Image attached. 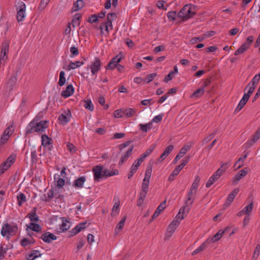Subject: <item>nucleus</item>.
<instances>
[{
	"instance_id": "8fccbe9b",
	"label": "nucleus",
	"mask_w": 260,
	"mask_h": 260,
	"mask_svg": "<svg viewBox=\"0 0 260 260\" xmlns=\"http://www.w3.org/2000/svg\"><path fill=\"white\" fill-rule=\"evenodd\" d=\"M151 169H147L145 174V177L143 179V181L149 182V180L151 175Z\"/></svg>"
},
{
	"instance_id": "2eb2a0df",
	"label": "nucleus",
	"mask_w": 260,
	"mask_h": 260,
	"mask_svg": "<svg viewBox=\"0 0 260 260\" xmlns=\"http://www.w3.org/2000/svg\"><path fill=\"white\" fill-rule=\"evenodd\" d=\"M133 149V146H131L128 149V150H127L125 152H124L123 154L121 155L120 159L119 162V165L120 166L122 165L124 162H125L131 156Z\"/></svg>"
},
{
	"instance_id": "72a5a7b5",
	"label": "nucleus",
	"mask_w": 260,
	"mask_h": 260,
	"mask_svg": "<svg viewBox=\"0 0 260 260\" xmlns=\"http://www.w3.org/2000/svg\"><path fill=\"white\" fill-rule=\"evenodd\" d=\"M42 145L44 147H47L51 144L52 139L49 138L46 135L42 136Z\"/></svg>"
},
{
	"instance_id": "4be33fe9",
	"label": "nucleus",
	"mask_w": 260,
	"mask_h": 260,
	"mask_svg": "<svg viewBox=\"0 0 260 260\" xmlns=\"http://www.w3.org/2000/svg\"><path fill=\"white\" fill-rule=\"evenodd\" d=\"M260 138V127L256 131L253 138L247 143L248 147L252 146Z\"/></svg>"
},
{
	"instance_id": "f8f14e48",
	"label": "nucleus",
	"mask_w": 260,
	"mask_h": 260,
	"mask_svg": "<svg viewBox=\"0 0 260 260\" xmlns=\"http://www.w3.org/2000/svg\"><path fill=\"white\" fill-rule=\"evenodd\" d=\"M71 117V112L70 110H68L67 112H66L59 115L58 117L59 123L63 125L66 124L70 121Z\"/></svg>"
},
{
	"instance_id": "338daca9",
	"label": "nucleus",
	"mask_w": 260,
	"mask_h": 260,
	"mask_svg": "<svg viewBox=\"0 0 260 260\" xmlns=\"http://www.w3.org/2000/svg\"><path fill=\"white\" fill-rule=\"evenodd\" d=\"M116 17H117V15L115 13H109L107 16V20H109V21L111 20V21L113 22V21L114 20H115L116 18Z\"/></svg>"
},
{
	"instance_id": "6ab92c4d",
	"label": "nucleus",
	"mask_w": 260,
	"mask_h": 260,
	"mask_svg": "<svg viewBox=\"0 0 260 260\" xmlns=\"http://www.w3.org/2000/svg\"><path fill=\"white\" fill-rule=\"evenodd\" d=\"M8 250L9 248L7 244L5 243L0 244V260H4L6 258Z\"/></svg>"
},
{
	"instance_id": "bf43d9fd",
	"label": "nucleus",
	"mask_w": 260,
	"mask_h": 260,
	"mask_svg": "<svg viewBox=\"0 0 260 260\" xmlns=\"http://www.w3.org/2000/svg\"><path fill=\"white\" fill-rule=\"evenodd\" d=\"M177 13L176 11H170L167 14L168 18L171 20H174L176 19Z\"/></svg>"
},
{
	"instance_id": "5701e85b",
	"label": "nucleus",
	"mask_w": 260,
	"mask_h": 260,
	"mask_svg": "<svg viewBox=\"0 0 260 260\" xmlns=\"http://www.w3.org/2000/svg\"><path fill=\"white\" fill-rule=\"evenodd\" d=\"M109 28H110L111 29H112L113 28L112 22L111 20L109 21L107 20V21L105 23H102L100 26L101 33L103 32L104 28H105V30L108 33Z\"/></svg>"
},
{
	"instance_id": "680f3d73",
	"label": "nucleus",
	"mask_w": 260,
	"mask_h": 260,
	"mask_svg": "<svg viewBox=\"0 0 260 260\" xmlns=\"http://www.w3.org/2000/svg\"><path fill=\"white\" fill-rule=\"evenodd\" d=\"M254 40V38L253 36H249L246 40V42L243 44H246V46H247V48H249L250 47V45L252 44Z\"/></svg>"
},
{
	"instance_id": "473e14b6",
	"label": "nucleus",
	"mask_w": 260,
	"mask_h": 260,
	"mask_svg": "<svg viewBox=\"0 0 260 260\" xmlns=\"http://www.w3.org/2000/svg\"><path fill=\"white\" fill-rule=\"evenodd\" d=\"M81 16L79 14H76L74 15L72 21V24L74 27L79 26L80 23L79 22V20L81 18Z\"/></svg>"
},
{
	"instance_id": "1a4fd4ad",
	"label": "nucleus",
	"mask_w": 260,
	"mask_h": 260,
	"mask_svg": "<svg viewBox=\"0 0 260 260\" xmlns=\"http://www.w3.org/2000/svg\"><path fill=\"white\" fill-rule=\"evenodd\" d=\"M103 167L96 166L93 168L92 172L94 174V179L96 181H100L101 178H103Z\"/></svg>"
},
{
	"instance_id": "c03bdc74",
	"label": "nucleus",
	"mask_w": 260,
	"mask_h": 260,
	"mask_svg": "<svg viewBox=\"0 0 260 260\" xmlns=\"http://www.w3.org/2000/svg\"><path fill=\"white\" fill-rule=\"evenodd\" d=\"M247 101H248V100H245L243 98H242V99L241 100V101H240L238 105L237 106V107L235 110V112L240 111L243 108V107L245 106V105L246 104V103H247Z\"/></svg>"
},
{
	"instance_id": "cd10ccee",
	"label": "nucleus",
	"mask_w": 260,
	"mask_h": 260,
	"mask_svg": "<svg viewBox=\"0 0 260 260\" xmlns=\"http://www.w3.org/2000/svg\"><path fill=\"white\" fill-rule=\"evenodd\" d=\"M136 112V110L133 108L123 109V115L127 117H130L134 116Z\"/></svg>"
},
{
	"instance_id": "69168bd1",
	"label": "nucleus",
	"mask_w": 260,
	"mask_h": 260,
	"mask_svg": "<svg viewBox=\"0 0 260 260\" xmlns=\"http://www.w3.org/2000/svg\"><path fill=\"white\" fill-rule=\"evenodd\" d=\"M49 0H41L39 8L40 10H43L46 6L47 5L48 3H49Z\"/></svg>"
},
{
	"instance_id": "9d476101",
	"label": "nucleus",
	"mask_w": 260,
	"mask_h": 260,
	"mask_svg": "<svg viewBox=\"0 0 260 260\" xmlns=\"http://www.w3.org/2000/svg\"><path fill=\"white\" fill-rule=\"evenodd\" d=\"M248 168H245V169L240 170L238 174H237L233 178V183L234 184H237L239 181L244 177H245L248 173Z\"/></svg>"
},
{
	"instance_id": "a878e982",
	"label": "nucleus",
	"mask_w": 260,
	"mask_h": 260,
	"mask_svg": "<svg viewBox=\"0 0 260 260\" xmlns=\"http://www.w3.org/2000/svg\"><path fill=\"white\" fill-rule=\"evenodd\" d=\"M208 241H205L204 242H203L198 248L192 251L191 253V255H194L205 250L208 247Z\"/></svg>"
},
{
	"instance_id": "4c0bfd02",
	"label": "nucleus",
	"mask_w": 260,
	"mask_h": 260,
	"mask_svg": "<svg viewBox=\"0 0 260 260\" xmlns=\"http://www.w3.org/2000/svg\"><path fill=\"white\" fill-rule=\"evenodd\" d=\"M248 156V152H246L245 155H244L243 156L240 157L238 160L235 163V166H237L238 164H240V165L238 166L237 169L241 168L243 166V162L244 161V160L247 158Z\"/></svg>"
},
{
	"instance_id": "3c124183",
	"label": "nucleus",
	"mask_w": 260,
	"mask_h": 260,
	"mask_svg": "<svg viewBox=\"0 0 260 260\" xmlns=\"http://www.w3.org/2000/svg\"><path fill=\"white\" fill-rule=\"evenodd\" d=\"M200 181V177H199V176H197L196 177L190 188H191L192 189L197 190V189L198 187V185H199Z\"/></svg>"
},
{
	"instance_id": "393cba45",
	"label": "nucleus",
	"mask_w": 260,
	"mask_h": 260,
	"mask_svg": "<svg viewBox=\"0 0 260 260\" xmlns=\"http://www.w3.org/2000/svg\"><path fill=\"white\" fill-rule=\"evenodd\" d=\"M84 64L83 61H76L75 62H70V64L66 68L67 71H70L71 70H74L77 68H79L81 66Z\"/></svg>"
},
{
	"instance_id": "e433bc0d",
	"label": "nucleus",
	"mask_w": 260,
	"mask_h": 260,
	"mask_svg": "<svg viewBox=\"0 0 260 260\" xmlns=\"http://www.w3.org/2000/svg\"><path fill=\"white\" fill-rule=\"evenodd\" d=\"M225 171V168L221 169L219 168L213 175L212 177L217 180L219 177L224 173Z\"/></svg>"
},
{
	"instance_id": "603ef678",
	"label": "nucleus",
	"mask_w": 260,
	"mask_h": 260,
	"mask_svg": "<svg viewBox=\"0 0 260 260\" xmlns=\"http://www.w3.org/2000/svg\"><path fill=\"white\" fill-rule=\"evenodd\" d=\"M84 107L90 111H92L94 109L93 105L90 100L85 101Z\"/></svg>"
},
{
	"instance_id": "a19ab883",
	"label": "nucleus",
	"mask_w": 260,
	"mask_h": 260,
	"mask_svg": "<svg viewBox=\"0 0 260 260\" xmlns=\"http://www.w3.org/2000/svg\"><path fill=\"white\" fill-rule=\"evenodd\" d=\"M65 73L64 71H61L59 73V79L58 84L60 86H63L66 82V78L64 77Z\"/></svg>"
},
{
	"instance_id": "58836bf2",
	"label": "nucleus",
	"mask_w": 260,
	"mask_h": 260,
	"mask_svg": "<svg viewBox=\"0 0 260 260\" xmlns=\"http://www.w3.org/2000/svg\"><path fill=\"white\" fill-rule=\"evenodd\" d=\"M204 87L199 88L191 95V98L201 97L204 93Z\"/></svg>"
},
{
	"instance_id": "5fc2aeb1",
	"label": "nucleus",
	"mask_w": 260,
	"mask_h": 260,
	"mask_svg": "<svg viewBox=\"0 0 260 260\" xmlns=\"http://www.w3.org/2000/svg\"><path fill=\"white\" fill-rule=\"evenodd\" d=\"M119 208V202H116L114 203V206L112 208V212L111 213L112 215H115L116 214H118V209Z\"/></svg>"
},
{
	"instance_id": "b1692460",
	"label": "nucleus",
	"mask_w": 260,
	"mask_h": 260,
	"mask_svg": "<svg viewBox=\"0 0 260 260\" xmlns=\"http://www.w3.org/2000/svg\"><path fill=\"white\" fill-rule=\"evenodd\" d=\"M149 182L143 181L142 184L141 190L140 194L143 197H146L149 189Z\"/></svg>"
},
{
	"instance_id": "a211bd4d",
	"label": "nucleus",
	"mask_w": 260,
	"mask_h": 260,
	"mask_svg": "<svg viewBox=\"0 0 260 260\" xmlns=\"http://www.w3.org/2000/svg\"><path fill=\"white\" fill-rule=\"evenodd\" d=\"M260 79V74H258L255 75V76L253 78L252 81L248 83V84L246 86L244 89V91L248 88H253V90H254L257 84L258 83L259 80Z\"/></svg>"
},
{
	"instance_id": "ddd939ff",
	"label": "nucleus",
	"mask_w": 260,
	"mask_h": 260,
	"mask_svg": "<svg viewBox=\"0 0 260 260\" xmlns=\"http://www.w3.org/2000/svg\"><path fill=\"white\" fill-rule=\"evenodd\" d=\"M190 149V146L188 145L184 146L179 151L175 158L173 161V163L175 164L177 162L178 160L180 159Z\"/></svg>"
},
{
	"instance_id": "9b49d317",
	"label": "nucleus",
	"mask_w": 260,
	"mask_h": 260,
	"mask_svg": "<svg viewBox=\"0 0 260 260\" xmlns=\"http://www.w3.org/2000/svg\"><path fill=\"white\" fill-rule=\"evenodd\" d=\"M44 242L50 243L52 241L55 240L57 239L56 236L50 232H45L42 234L40 237Z\"/></svg>"
},
{
	"instance_id": "052dcab7",
	"label": "nucleus",
	"mask_w": 260,
	"mask_h": 260,
	"mask_svg": "<svg viewBox=\"0 0 260 260\" xmlns=\"http://www.w3.org/2000/svg\"><path fill=\"white\" fill-rule=\"evenodd\" d=\"M70 52H71L72 55L71 57H72L74 56H77L79 54V51L77 48L75 47H72L70 48Z\"/></svg>"
},
{
	"instance_id": "2f4dec72",
	"label": "nucleus",
	"mask_w": 260,
	"mask_h": 260,
	"mask_svg": "<svg viewBox=\"0 0 260 260\" xmlns=\"http://www.w3.org/2000/svg\"><path fill=\"white\" fill-rule=\"evenodd\" d=\"M17 81V78L15 76H12L9 79L7 85V88H9L10 90H11L15 86Z\"/></svg>"
},
{
	"instance_id": "0e129e2a",
	"label": "nucleus",
	"mask_w": 260,
	"mask_h": 260,
	"mask_svg": "<svg viewBox=\"0 0 260 260\" xmlns=\"http://www.w3.org/2000/svg\"><path fill=\"white\" fill-rule=\"evenodd\" d=\"M216 180L212 176H211L206 184V187L208 188L210 187Z\"/></svg>"
},
{
	"instance_id": "f03ea898",
	"label": "nucleus",
	"mask_w": 260,
	"mask_h": 260,
	"mask_svg": "<svg viewBox=\"0 0 260 260\" xmlns=\"http://www.w3.org/2000/svg\"><path fill=\"white\" fill-rule=\"evenodd\" d=\"M18 231V227L16 224H10L5 223L3 224L1 230V235L3 237H6L9 240L10 237L14 235Z\"/></svg>"
},
{
	"instance_id": "6e6552de",
	"label": "nucleus",
	"mask_w": 260,
	"mask_h": 260,
	"mask_svg": "<svg viewBox=\"0 0 260 260\" xmlns=\"http://www.w3.org/2000/svg\"><path fill=\"white\" fill-rule=\"evenodd\" d=\"M101 61L99 58H95L90 65V68L92 75L96 74L101 69Z\"/></svg>"
},
{
	"instance_id": "49530a36",
	"label": "nucleus",
	"mask_w": 260,
	"mask_h": 260,
	"mask_svg": "<svg viewBox=\"0 0 260 260\" xmlns=\"http://www.w3.org/2000/svg\"><path fill=\"white\" fill-rule=\"evenodd\" d=\"M151 125V123L150 122L149 123L147 124H140L139 125V126L140 127V129L144 132H147L148 129H150V126Z\"/></svg>"
},
{
	"instance_id": "423d86ee",
	"label": "nucleus",
	"mask_w": 260,
	"mask_h": 260,
	"mask_svg": "<svg viewBox=\"0 0 260 260\" xmlns=\"http://www.w3.org/2000/svg\"><path fill=\"white\" fill-rule=\"evenodd\" d=\"M9 43L5 42L3 44L2 48L1 51V54L0 56V66L4 65L3 61L5 62L7 59V54L9 52Z\"/></svg>"
},
{
	"instance_id": "f257e3e1",
	"label": "nucleus",
	"mask_w": 260,
	"mask_h": 260,
	"mask_svg": "<svg viewBox=\"0 0 260 260\" xmlns=\"http://www.w3.org/2000/svg\"><path fill=\"white\" fill-rule=\"evenodd\" d=\"M39 118L36 116L28 124L26 128L27 134L33 133L34 132L42 133L47 127L46 123L48 122L47 120H42L38 122Z\"/></svg>"
},
{
	"instance_id": "20e7f679",
	"label": "nucleus",
	"mask_w": 260,
	"mask_h": 260,
	"mask_svg": "<svg viewBox=\"0 0 260 260\" xmlns=\"http://www.w3.org/2000/svg\"><path fill=\"white\" fill-rule=\"evenodd\" d=\"M180 224V221L177 219H174L169 225L167 231L165 235V240L169 239L173 235L177 227Z\"/></svg>"
},
{
	"instance_id": "79ce46f5",
	"label": "nucleus",
	"mask_w": 260,
	"mask_h": 260,
	"mask_svg": "<svg viewBox=\"0 0 260 260\" xmlns=\"http://www.w3.org/2000/svg\"><path fill=\"white\" fill-rule=\"evenodd\" d=\"M260 254V245L257 244L254 250L253 256L252 257V260H256L258 256Z\"/></svg>"
},
{
	"instance_id": "dca6fc26",
	"label": "nucleus",
	"mask_w": 260,
	"mask_h": 260,
	"mask_svg": "<svg viewBox=\"0 0 260 260\" xmlns=\"http://www.w3.org/2000/svg\"><path fill=\"white\" fill-rule=\"evenodd\" d=\"M239 191V189L238 188H235L228 196V197L226 199V201L224 204V206L226 207H228L230 205V204L233 202L234 199H235L236 195Z\"/></svg>"
},
{
	"instance_id": "ea45409f",
	"label": "nucleus",
	"mask_w": 260,
	"mask_h": 260,
	"mask_svg": "<svg viewBox=\"0 0 260 260\" xmlns=\"http://www.w3.org/2000/svg\"><path fill=\"white\" fill-rule=\"evenodd\" d=\"M248 49L247 46H246V44H242L240 48L235 51L234 55H238L239 54H242Z\"/></svg>"
},
{
	"instance_id": "c85d7f7f",
	"label": "nucleus",
	"mask_w": 260,
	"mask_h": 260,
	"mask_svg": "<svg viewBox=\"0 0 260 260\" xmlns=\"http://www.w3.org/2000/svg\"><path fill=\"white\" fill-rule=\"evenodd\" d=\"M36 210L37 208H34L32 211L27 215L31 221L37 222L39 220V217L36 214Z\"/></svg>"
},
{
	"instance_id": "bb28decb",
	"label": "nucleus",
	"mask_w": 260,
	"mask_h": 260,
	"mask_svg": "<svg viewBox=\"0 0 260 260\" xmlns=\"http://www.w3.org/2000/svg\"><path fill=\"white\" fill-rule=\"evenodd\" d=\"M119 173L117 169H115L112 171H109L107 169L103 170V178H107L108 177L112 176L114 175H118Z\"/></svg>"
},
{
	"instance_id": "774afa93",
	"label": "nucleus",
	"mask_w": 260,
	"mask_h": 260,
	"mask_svg": "<svg viewBox=\"0 0 260 260\" xmlns=\"http://www.w3.org/2000/svg\"><path fill=\"white\" fill-rule=\"evenodd\" d=\"M155 148V145H152L148 149L146 150V151L144 153L146 156H148L154 150Z\"/></svg>"
},
{
	"instance_id": "c9c22d12",
	"label": "nucleus",
	"mask_w": 260,
	"mask_h": 260,
	"mask_svg": "<svg viewBox=\"0 0 260 260\" xmlns=\"http://www.w3.org/2000/svg\"><path fill=\"white\" fill-rule=\"evenodd\" d=\"M62 224L61 225L60 229L62 231H66L69 229L70 227V222L67 220L65 217H62Z\"/></svg>"
},
{
	"instance_id": "7c9ffc66",
	"label": "nucleus",
	"mask_w": 260,
	"mask_h": 260,
	"mask_svg": "<svg viewBox=\"0 0 260 260\" xmlns=\"http://www.w3.org/2000/svg\"><path fill=\"white\" fill-rule=\"evenodd\" d=\"M84 5V3L82 0H77L74 3L73 9L74 11H77L82 9Z\"/></svg>"
},
{
	"instance_id": "de8ad7c7",
	"label": "nucleus",
	"mask_w": 260,
	"mask_h": 260,
	"mask_svg": "<svg viewBox=\"0 0 260 260\" xmlns=\"http://www.w3.org/2000/svg\"><path fill=\"white\" fill-rule=\"evenodd\" d=\"M194 200V197L187 196V199L185 202V205L186 207H190ZM189 208H188L187 212H188Z\"/></svg>"
},
{
	"instance_id": "0eeeda50",
	"label": "nucleus",
	"mask_w": 260,
	"mask_h": 260,
	"mask_svg": "<svg viewBox=\"0 0 260 260\" xmlns=\"http://www.w3.org/2000/svg\"><path fill=\"white\" fill-rule=\"evenodd\" d=\"M14 162V159L13 157L12 156L8 157L6 161L0 166V175L6 171L11 166Z\"/></svg>"
},
{
	"instance_id": "c756f323",
	"label": "nucleus",
	"mask_w": 260,
	"mask_h": 260,
	"mask_svg": "<svg viewBox=\"0 0 260 260\" xmlns=\"http://www.w3.org/2000/svg\"><path fill=\"white\" fill-rule=\"evenodd\" d=\"M126 219V216H124L121 220L118 223L115 229V234L117 235L119 232L122 229L124 222Z\"/></svg>"
},
{
	"instance_id": "e2e57ef3",
	"label": "nucleus",
	"mask_w": 260,
	"mask_h": 260,
	"mask_svg": "<svg viewBox=\"0 0 260 260\" xmlns=\"http://www.w3.org/2000/svg\"><path fill=\"white\" fill-rule=\"evenodd\" d=\"M174 72L173 71H171L169 73V74L166 75L164 79V81L165 82H168V81L171 80L173 77V75Z\"/></svg>"
},
{
	"instance_id": "7ed1b4c3",
	"label": "nucleus",
	"mask_w": 260,
	"mask_h": 260,
	"mask_svg": "<svg viewBox=\"0 0 260 260\" xmlns=\"http://www.w3.org/2000/svg\"><path fill=\"white\" fill-rule=\"evenodd\" d=\"M194 9L192 5H186L178 12V17L183 20H187L194 15L195 12L192 11Z\"/></svg>"
},
{
	"instance_id": "412c9836",
	"label": "nucleus",
	"mask_w": 260,
	"mask_h": 260,
	"mask_svg": "<svg viewBox=\"0 0 260 260\" xmlns=\"http://www.w3.org/2000/svg\"><path fill=\"white\" fill-rule=\"evenodd\" d=\"M86 181V177L84 176L80 177L73 182V186L77 188H82Z\"/></svg>"
},
{
	"instance_id": "09e8293b",
	"label": "nucleus",
	"mask_w": 260,
	"mask_h": 260,
	"mask_svg": "<svg viewBox=\"0 0 260 260\" xmlns=\"http://www.w3.org/2000/svg\"><path fill=\"white\" fill-rule=\"evenodd\" d=\"M252 209H253V202H252L250 204H249L247 206H246L245 208H244L243 209L244 210L245 212L246 213V215H250Z\"/></svg>"
},
{
	"instance_id": "aec40b11",
	"label": "nucleus",
	"mask_w": 260,
	"mask_h": 260,
	"mask_svg": "<svg viewBox=\"0 0 260 260\" xmlns=\"http://www.w3.org/2000/svg\"><path fill=\"white\" fill-rule=\"evenodd\" d=\"M74 91V89L73 88V86L72 85H69L66 87L65 90L62 91L61 95L62 96L65 98H68L73 94Z\"/></svg>"
},
{
	"instance_id": "4d7b16f0",
	"label": "nucleus",
	"mask_w": 260,
	"mask_h": 260,
	"mask_svg": "<svg viewBox=\"0 0 260 260\" xmlns=\"http://www.w3.org/2000/svg\"><path fill=\"white\" fill-rule=\"evenodd\" d=\"M31 159L32 163H36L38 161L37 151L34 149L31 152Z\"/></svg>"
},
{
	"instance_id": "f704fd0d",
	"label": "nucleus",
	"mask_w": 260,
	"mask_h": 260,
	"mask_svg": "<svg viewBox=\"0 0 260 260\" xmlns=\"http://www.w3.org/2000/svg\"><path fill=\"white\" fill-rule=\"evenodd\" d=\"M27 228L30 229L33 231L36 232H40L41 231V228L40 225L37 223H30L29 225H27Z\"/></svg>"
},
{
	"instance_id": "a18cd8bd",
	"label": "nucleus",
	"mask_w": 260,
	"mask_h": 260,
	"mask_svg": "<svg viewBox=\"0 0 260 260\" xmlns=\"http://www.w3.org/2000/svg\"><path fill=\"white\" fill-rule=\"evenodd\" d=\"M17 200L19 206H21L26 201V197L24 193H20L17 196Z\"/></svg>"
},
{
	"instance_id": "37998d69",
	"label": "nucleus",
	"mask_w": 260,
	"mask_h": 260,
	"mask_svg": "<svg viewBox=\"0 0 260 260\" xmlns=\"http://www.w3.org/2000/svg\"><path fill=\"white\" fill-rule=\"evenodd\" d=\"M247 101H248V100H245L243 98H242V99L241 100V101H240L238 105L237 106V107L235 110V112L240 111L243 108V107L245 106V105L246 104V103H247Z\"/></svg>"
},
{
	"instance_id": "4468645a",
	"label": "nucleus",
	"mask_w": 260,
	"mask_h": 260,
	"mask_svg": "<svg viewBox=\"0 0 260 260\" xmlns=\"http://www.w3.org/2000/svg\"><path fill=\"white\" fill-rule=\"evenodd\" d=\"M228 230V228H225L223 231L220 230L211 239H207L206 241H208V244L210 243H214L219 240L222 237L223 234Z\"/></svg>"
},
{
	"instance_id": "13d9d810",
	"label": "nucleus",
	"mask_w": 260,
	"mask_h": 260,
	"mask_svg": "<svg viewBox=\"0 0 260 260\" xmlns=\"http://www.w3.org/2000/svg\"><path fill=\"white\" fill-rule=\"evenodd\" d=\"M248 88V90L247 91V93H245L244 94V95L243 96V98L245 99V100H248L250 95H251V94L253 93L254 90H253V88Z\"/></svg>"
},
{
	"instance_id": "864d4df0",
	"label": "nucleus",
	"mask_w": 260,
	"mask_h": 260,
	"mask_svg": "<svg viewBox=\"0 0 260 260\" xmlns=\"http://www.w3.org/2000/svg\"><path fill=\"white\" fill-rule=\"evenodd\" d=\"M205 39V36L198 37H193L190 40V42L191 44H195L198 42H202Z\"/></svg>"
},
{
	"instance_id": "6e6d98bb",
	"label": "nucleus",
	"mask_w": 260,
	"mask_h": 260,
	"mask_svg": "<svg viewBox=\"0 0 260 260\" xmlns=\"http://www.w3.org/2000/svg\"><path fill=\"white\" fill-rule=\"evenodd\" d=\"M156 76V73H152L147 75L145 78L146 83H149L151 82Z\"/></svg>"
},
{
	"instance_id": "f3484780",
	"label": "nucleus",
	"mask_w": 260,
	"mask_h": 260,
	"mask_svg": "<svg viewBox=\"0 0 260 260\" xmlns=\"http://www.w3.org/2000/svg\"><path fill=\"white\" fill-rule=\"evenodd\" d=\"M86 222H82L77 224L74 228L70 232V237L75 236L79 233L82 230L85 228Z\"/></svg>"
},
{
	"instance_id": "39448f33",
	"label": "nucleus",
	"mask_w": 260,
	"mask_h": 260,
	"mask_svg": "<svg viewBox=\"0 0 260 260\" xmlns=\"http://www.w3.org/2000/svg\"><path fill=\"white\" fill-rule=\"evenodd\" d=\"M19 6L17 9V19L18 22L22 21L25 17L26 6L23 2L18 3Z\"/></svg>"
}]
</instances>
